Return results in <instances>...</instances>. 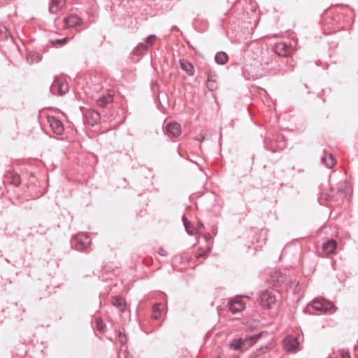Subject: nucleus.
I'll use <instances>...</instances> for the list:
<instances>
[{
  "label": "nucleus",
  "instance_id": "0eeeda50",
  "mask_svg": "<svg viewBox=\"0 0 358 358\" xmlns=\"http://www.w3.org/2000/svg\"><path fill=\"white\" fill-rule=\"evenodd\" d=\"M100 120V114L94 110H88L85 113L86 122L92 126L96 124Z\"/></svg>",
  "mask_w": 358,
  "mask_h": 358
},
{
  "label": "nucleus",
  "instance_id": "412c9836",
  "mask_svg": "<svg viewBox=\"0 0 358 358\" xmlns=\"http://www.w3.org/2000/svg\"><path fill=\"white\" fill-rule=\"evenodd\" d=\"M287 48L283 43H280L276 46V52L281 56L287 57L288 55Z\"/></svg>",
  "mask_w": 358,
  "mask_h": 358
},
{
  "label": "nucleus",
  "instance_id": "ddd939ff",
  "mask_svg": "<svg viewBox=\"0 0 358 358\" xmlns=\"http://www.w3.org/2000/svg\"><path fill=\"white\" fill-rule=\"evenodd\" d=\"M112 304L117 307L120 311L123 312L125 308V301L120 296H115L111 300Z\"/></svg>",
  "mask_w": 358,
  "mask_h": 358
},
{
  "label": "nucleus",
  "instance_id": "1a4fd4ad",
  "mask_svg": "<svg viewBox=\"0 0 358 358\" xmlns=\"http://www.w3.org/2000/svg\"><path fill=\"white\" fill-rule=\"evenodd\" d=\"M82 20L77 15H70L64 19V27H73L80 24Z\"/></svg>",
  "mask_w": 358,
  "mask_h": 358
},
{
  "label": "nucleus",
  "instance_id": "bb28decb",
  "mask_svg": "<svg viewBox=\"0 0 358 358\" xmlns=\"http://www.w3.org/2000/svg\"><path fill=\"white\" fill-rule=\"evenodd\" d=\"M268 351V348L266 346L262 347L260 349L257 350L255 354L254 357H259L262 354H264Z\"/></svg>",
  "mask_w": 358,
  "mask_h": 358
},
{
  "label": "nucleus",
  "instance_id": "473e14b6",
  "mask_svg": "<svg viewBox=\"0 0 358 358\" xmlns=\"http://www.w3.org/2000/svg\"><path fill=\"white\" fill-rule=\"evenodd\" d=\"M90 241L89 238H88L87 237H86V238H85V244L88 245V244L90 243Z\"/></svg>",
  "mask_w": 358,
  "mask_h": 358
},
{
  "label": "nucleus",
  "instance_id": "cd10ccee",
  "mask_svg": "<svg viewBox=\"0 0 358 358\" xmlns=\"http://www.w3.org/2000/svg\"><path fill=\"white\" fill-rule=\"evenodd\" d=\"M69 40V38L67 37H65L64 38H62V39H57V40H55L52 42V43L54 45H64Z\"/></svg>",
  "mask_w": 358,
  "mask_h": 358
},
{
  "label": "nucleus",
  "instance_id": "f03ea898",
  "mask_svg": "<svg viewBox=\"0 0 358 358\" xmlns=\"http://www.w3.org/2000/svg\"><path fill=\"white\" fill-rule=\"evenodd\" d=\"M68 84L60 78H56L50 87L51 92L55 94H64L68 91Z\"/></svg>",
  "mask_w": 358,
  "mask_h": 358
},
{
  "label": "nucleus",
  "instance_id": "c85d7f7f",
  "mask_svg": "<svg viewBox=\"0 0 358 358\" xmlns=\"http://www.w3.org/2000/svg\"><path fill=\"white\" fill-rule=\"evenodd\" d=\"M12 182L15 185L17 186L20 184V180L18 175L14 176Z\"/></svg>",
  "mask_w": 358,
  "mask_h": 358
},
{
  "label": "nucleus",
  "instance_id": "6ab92c4d",
  "mask_svg": "<svg viewBox=\"0 0 358 358\" xmlns=\"http://www.w3.org/2000/svg\"><path fill=\"white\" fill-rule=\"evenodd\" d=\"M27 62L30 64L37 63L41 60V56L38 53L30 52L27 55Z\"/></svg>",
  "mask_w": 358,
  "mask_h": 358
},
{
  "label": "nucleus",
  "instance_id": "4468645a",
  "mask_svg": "<svg viewBox=\"0 0 358 358\" xmlns=\"http://www.w3.org/2000/svg\"><path fill=\"white\" fill-rule=\"evenodd\" d=\"M246 345L245 338L234 339L230 343V348L240 350Z\"/></svg>",
  "mask_w": 358,
  "mask_h": 358
},
{
  "label": "nucleus",
  "instance_id": "f8f14e48",
  "mask_svg": "<svg viewBox=\"0 0 358 358\" xmlns=\"http://www.w3.org/2000/svg\"><path fill=\"white\" fill-rule=\"evenodd\" d=\"M322 163L324 164L327 168H331L334 164L335 160L331 154L324 152V155L321 158Z\"/></svg>",
  "mask_w": 358,
  "mask_h": 358
},
{
  "label": "nucleus",
  "instance_id": "2eb2a0df",
  "mask_svg": "<svg viewBox=\"0 0 358 358\" xmlns=\"http://www.w3.org/2000/svg\"><path fill=\"white\" fill-rule=\"evenodd\" d=\"M180 64L182 69L186 71L189 76H192L194 74V67L189 62L182 59L180 60Z\"/></svg>",
  "mask_w": 358,
  "mask_h": 358
},
{
  "label": "nucleus",
  "instance_id": "f704fd0d",
  "mask_svg": "<svg viewBox=\"0 0 358 358\" xmlns=\"http://www.w3.org/2000/svg\"><path fill=\"white\" fill-rule=\"evenodd\" d=\"M78 250H81V249H83V248H79V247L78 246Z\"/></svg>",
  "mask_w": 358,
  "mask_h": 358
},
{
  "label": "nucleus",
  "instance_id": "9d476101",
  "mask_svg": "<svg viewBox=\"0 0 358 358\" xmlns=\"http://www.w3.org/2000/svg\"><path fill=\"white\" fill-rule=\"evenodd\" d=\"M336 248V242L333 240H329L322 244V250L327 255L332 254Z\"/></svg>",
  "mask_w": 358,
  "mask_h": 358
},
{
  "label": "nucleus",
  "instance_id": "5701e85b",
  "mask_svg": "<svg viewBox=\"0 0 358 358\" xmlns=\"http://www.w3.org/2000/svg\"><path fill=\"white\" fill-rule=\"evenodd\" d=\"M148 45L145 43H140L134 50V53L136 55L142 54L146 52Z\"/></svg>",
  "mask_w": 358,
  "mask_h": 358
},
{
  "label": "nucleus",
  "instance_id": "a878e982",
  "mask_svg": "<svg viewBox=\"0 0 358 358\" xmlns=\"http://www.w3.org/2000/svg\"><path fill=\"white\" fill-rule=\"evenodd\" d=\"M155 37L156 36L155 34H151L146 38L145 43L148 45V47L153 45Z\"/></svg>",
  "mask_w": 358,
  "mask_h": 358
},
{
  "label": "nucleus",
  "instance_id": "2f4dec72",
  "mask_svg": "<svg viewBox=\"0 0 358 358\" xmlns=\"http://www.w3.org/2000/svg\"><path fill=\"white\" fill-rule=\"evenodd\" d=\"M206 252H201V253L198 254L197 257L198 258L206 257Z\"/></svg>",
  "mask_w": 358,
  "mask_h": 358
},
{
  "label": "nucleus",
  "instance_id": "20e7f679",
  "mask_svg": "<svg viewBox=\"0 0 358 358\" xmlns=\"http://www.w3.org/2000/svg\"><path fill=\"white\" fill-rule=\"evenodd\" d=\"M243 296H236L229 302V308L232 313H237L245 309V304Z\"/></svg>",
  "mask_w": 358,
  "mask_h": 358
},
{
  "label": "nucleus",
  "instance_id": "6e6552de",
  "mask_svg": "<svg viewBox=\"0 0 358 358\" xmlns=\"http://www.w3.org/2000/svg\"><path fill=\"white\" fill-rule=\"evenodd\" d=\"M166 132L173 137H178L181 134L180 125L177 122H169L166 127Z\"/></svg>",
  "mask_w": 358,
  "mask_h": 358
},
{
  "label": "nucleus",
  "instance_id": "7c9ffc66",
  "mask_svg": "<svg viewBox=\"0 0 358 358\" xmlns=\"http://www.w3.org/2000/svg\"><path fill=\"white\" fill-rule=\"evenodd\" d=\"M124 358H133V357H132V356H131V355H130V354L129 353V352H127V350H125L124 351Z\"/></svg>",
  "mask_w": 358,
  "mask_h": 358
},
{
  "label": "nucleus",
  "instance_id": "39448f33",
  "mask_svg": "<svg viewBox=\"0 0 358 358\" xmlns=\"http://www.w3.org/2000/svg\"><path fill=\"white\" fill-rule=\"evenodd\" d=\"M48 122L52 130L57 135H61L64 131L62 122L55 117H48Z\"/></svg>",
  "mask_w": 358,
  "mask_h": 358
},
{
  "label": "nucleus",
  "instance_id": "c756f323",
  "mask_svg": "<svg viewBox=\"0 0 358 358\" xmlns=\"http://www.w3.org/2000/svg\"><path fill=\"white\" fill-rule=\"evenodd\" d=\"M4 34L6 36H8V29L6 27H0V35Z\"/></svg>",
  "mask_w": 358,
  "mask_h": 358
},
{
  "label": "nucleus",
  "instance_id": "f3484780",
  "mask_svg": "<svg viewBox=\"0 0 358 358\" xmlns=\"http://www.w3.org/2000/svg\"><path fill=\"white\" fill-rule=\"evenodd\" d=\"M215 60L219 64H224L228 61V55L224 52H219L216 54Z\"/></svg>",
  "mask_w": 358,
  "mask_h": 358
},
{
  "label": "nucleus",
  "instance_id": "dca6fc26",
  "mask_svg": "<svg viewBox=\"0 0 358 358\" xmlns=\"http://www.w3.org/2000/svg\"><path fill=\"white\" fill-rule=\"evenodd\" d=\"M113 101V96L110 94L107 95L101 96L97 99V104L99 106H105L108 103H110Z\"/></svg>",
  "mask_w": 358,
  "mask_h": 358
},
{
  "label": "nucleus",
  "instance_id": "393cba45",
  "mask_svg": "<svg viewBox=\"0 0 358 358\" xmlns=\"http://www.w3.org/2000/svg\"><path fill=\"white\" fill-rule=\"evenodd\" d=\"M96 327L97 329L101 332H104L106 327L104 324L103 322L101 319H97L96 321Z\"/></svg>",
  "mask_w": 358,
  "mask_h": 358
},
{
  "label": "nucleus",
  "instance_id": "aec40b11",
  "mask_svg": "<svg viewBox=\"0 0 358 358\" xmlns=\"http://www.w3.org/2000/svg\"><path fill=\"white\" fill-rule=\"evenodd\" d=\"M261 334H262L260 333V334H257L255 335L246 336L245 338V343L246 344L248 343L249 346L253 345L257 342V341L259 338V337L261 336Z\"/></svg>",
  "mask_w": 358,
  "mask_h": 358
},
{
  "label": "nucleus",
  "instance_id": "72a5a7b5",
  "mask_svg": "<svg viewBox=\"0 0 358 358\" xmlns=\"http://www.w3.org/2000/svg\"><path fill=\"white\" fill-rule=\"evenodd\" d=\"M120 343H122V348L123 347L124 345V341L122 340L120 341Z\"/></svg>",
  "mask_w": 358,
  "mask_h": 358
},
{
  "label": "nucleus",
  "instance_id": "c9c22d12",
  "mask_svg": "<svg viewBox=\"0 0 358 358\" xmlns=\"http://www.w3.org/2000/svg\"><path fill=\"white\" fill-rule=\"evenodd\" d=\"M357 358H358V357H357Z\"/></svg>",
  "mask_w": 358,
  "mask_h": 358
},
{
  "label": "nucleus",
  "instance_id": "9b49d317",
  "mask_svg": "<svg viewBox=\"0 0 358 358\" xmlns=\"http://www.w3.org/2000/svg\"><path fill=\"white\" fill-rule=\"evenodd\" d=\"M65 5V0H51L49 10L51 13H57Z\"/></svg>",
  "mask_w": 358,
  "mask_h": 358
},
{
  "label": "nucleus",
  "instance_id": "b1692460",
  "mask_svg": "<svg viewBox=\"0 0 358 358\" xmlns=\"http://www.w3.org/2000/svg\"><path fill=\"white\" fill-rule=\"evenodd\" d=\"M182 220L184 221V225L185 227V229L189 235H193L194 234V230H193V226L192 224L187 221L186 217L185 216L182 217Z\"/></svg>",
  "mask_w": 358,
  "mask_h": 358
},
{
  "label": "nucleus",
  "instance_id": "7ed1b4c3",
  "mask_svg": "<svg viewBox=\"0 0 358 358\" xmlns=\"http://www.w3.org/2000/svg\"><path fill=\"white\" fill-rule=\"evenodd\" d=\"M285 349L292 353H296L299 350V341L297 338L287 336L283 341Z\"/></svg>",
  "mask_w": 358,
  "mask_h": 358
},
{
  "label": "nucleus",
  "instance_id": "4be33fe9",
  "mask_svg": "<svg viewBox=\"0 0 358 358\" xmlns=\"http://www.w3.org/2000/svg\"><path fill=\"white\" fill-rule=\"evenodd\" d=\"M162 306V304L158 303L153 307V313L151 316L152 319L157 320L160 317V311Z\"/></svg>",
  "mask_w": 358,
  "mask_h": 358
},
{
  "label": "nucleus",
  "instance_id": "f257e3e1",
  "mask_svg": "<svg viewBox=\"0 0 358 358\" xmlns=\"http://www.w3.org/2000/svg\"><path fill=\"white\" fill-rule=\"evenodd\" d=\"M311 306L316 310L320 311L323 313L331 314L336 311V307L334 305L323 298L315 299L311 303Z\"/></svg>",
  "mask_w": 358,
  "mask_h": 358
},
{
  "label": "nucleus",
  "instance_id": "a211bd4d",
  "mask_svg": "<svg viewBox=\"0 0 358 358\" xmlns=\"http://www.w3.org/2000/svg\"><path fill=\"white\" fill-rule=\"evenodd\" d=\"M214 77V76L209 75L206 82V86L210 91L215 90L217 87L216 79Z\"/></svg>",
  "mask_w": 358,
  "mask_h": 358
},
{
  "label": "nucleus",
  "instance_id": "423d86ee",
  "mask_svg": "<svg viewBox=\"0 0 358 358\" xmlns=\"http://www.w3.org/2000/svg\"><path fill=\"white\" fill-rule=\"evenodd\" d=\"M261 300L263 306L271 308L275 303L276 299L275 295L269 291L263 292L261 295Z\"/></svg>",
  "mask_w": 358,
  "mask_h": 358
}]
</instances>
